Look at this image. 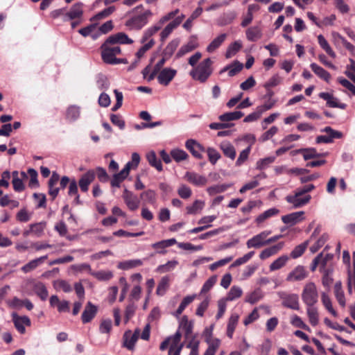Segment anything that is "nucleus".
I'll return each mask as SVG.
<instances>
[{"mask_svg":"<svg viewBox=\"0 0 355 355\" xmlns=\"http://www.w3.org/2000/svg\"><path fill=\"white\" fill-rule=\"evenodd\" d=\"M220 149L222 150L224 155L232 160L236 157V150L234 146L227 141H223L220 144Z\"/></svg>","mask_w":355,"mask_h":355,"instance_id":"obj_25","label":"nucleus"},{"mask_svg":"<svg viewBox=\"0 0 355 355\" xmlns=\"http://www.w3.org/2000/svg\"><path fill=\"white\" fill-rule=\"evenodd\" d=\"M306 314L310 324L315 327L319 322V314L315 305L306 306Z\"/></svg>","mask_w":355,"mask_h":355,"instance_id":"obj_31","label":"nucleus"},{"mask_svg":"<svg viewBox=\"0 0 355 355\" xmlns=\"http://www.w3.org/2000/svg\"><path fill=\"white\" fill-rule=\"evenodd\" d=\"M110 41H112L114 44H131L133 40L123 32H119L116 34L112 35L108 37Z\"/></svg>","mask_w":355,"mask_h":355,"instance_id":"obj_21","label":"nucleus"},{"mask_svg":"<svg viewBox=\"0 0 355 355\" xmlns=\"http://www.w3.org/2000/svg\"><path fill=\"white\" fill-rule=\"evenodd\" d=\"M279 296L282 300V304L284 307L293 310H299V296L297 294L282 292L279 293Z\"/></svg>","mask_w":355,"mask_h":355,"instance_id":"obj_6","label":"nucleus"},{"mask_svg":"<svg viewBox=\"0 0 355 355\" xmlns=\"http://www.w3.org/2000/svg\"><path fill=\"white\" fill-rule=\"evenodd\" d=\"M243 65L241 62L234 60L232 64L227 65L223 68L219 73L222 74L226 71H228V75L230 77L236 76L243 69Z\"/></svg>","mask_w":355,"mask_h":355,"instance_id":"obj_23","label":"nucleus"},{"mask_svg":"<svg viewBox=\"0 0 355 355\" xmlns=\"http://www.w3.org/2000/svg\"><path fill=\"white\" fill-rule=\"evenodd\" d=\"M349 64L347 65L345 74L355 83V61L349 58Z\"/></svg>","mask_w":355,"mask_h":355,"instance_id":"obj_64","label":"nucleus"},{"mask_svg":"<svg viewBox=\"0 0 355 355\" xmlns=\"http://www.w3.org/2000/svg\"><path fill=\"white\" fill-rule=\"evenodd\" d=\"M122 197L130 211H135L139 208L140 200L132 192L125 189Z\"/></svg>","mask_w":355,"mask_h":355,"instance_id":"obj_12","label":"nucleus"},{"mask_svg":"<svg viewBox=\"0 0 355 355\" xmlns=\"http://www.w3.org/2000/svg\"><path fill=\"white\" fill-rule=\"evenodd\" d=\"M184 178L189 182L198 187H202L207 182V180L205 176L194 172H187L185 173Z\"/></svg>","mask_w":355,"mask_h":355,"instance_id":"obj_16","label":"nucleus"},{"mask_svg":"<svg viewBox=\"0 0 355 355\" xmlns=\"http://www.w3.org/2000/svg\"><path fill=\"white\" fill-rule=\"evenodd\" d=\"M59 179V175L54 172L49 180V193L52 197L53 200L55 198L59 192V188L55 187Z\"/></svg>","mask_w":355,"mask_h":355,"instance_id":"obj_28","label":"nucleus"},{"mask_svg":"<svg viewBox=\"0 0 355 355\" xmlns=\"http://www.w3.org/2000/svg\"><path fill=\"white\" fill-rule=\"evenodd\" d=\"M146 159L149 163V164L153 167H155L157 171H162V164L157 156L154 151H150L147 153Z\"/></svg>","mask_w":355,"mask_h":355,"instance_id":"obj_42","label":"nucleus"},{"mask_svg":"<svg viewBox=\"0 0 355 355\" xmlns=\"http://www.w3.org/2000/svg\"><path fill=\"white\" fill-rule=\"evenodd\" d=\"M196 297V295H188V296H186L185 297H184L182 301L181 302L179 307L175 312L174 315L175 317H178L183 312V311L185 309V308L194 300Z\"/></svg>","mask_w":355,"mask_h":355,"instance_id":"obj_47","label":"nucleus"},{"mask_svg":"<svg viewBox=\"0 0 355 355\" xmlns=\"http://www.w3.org/2000/svg\"><path fill=\"white\" fill-rule=\"evenodd\" d=\"M318 41L320 46V47L325 51V52L331 58H334L336 57V53L333 51V49L329 46L328 42L324 38L322 35H319L318 36Z\"/></svg>","mask_w":355,"mask_h":355,"instance_id":"obj_45","label":"nucleus"},{"mask_svg":"<svg viewBox=\"0 0 355 355\" xmlns=\"http://www.w3.org/2000/svg\"><path fill=\"white\" fill-rule=\"evenodd\" d=\"M171 155L177 162L186 160L189 157V155L184 150L179 148L173 149Z\"/></svg>","mask_w":355,"mask_h":355,"instance_id":"obj_56","label":"nucleus"},{"mask_svg":"<svg viewBox=\"0 0 355 355\" xmlns=\"http://www.w3.org/2000/svg\"><path fill=\"white\" fill-rule=\"evenodd\" d=\"M321 300L324 306L327 310L331 313L334 316H337V312L334 309L330 297L325 293H322L321 295Z\"/></svg>","mask_w":355,"mask_h":355,"instance_id":"obj_57","label":"nucleus"},{"mask_svg":"<svg viewBox=\"0 0 355 355\" xmlns=\"http://www.w3.org/2000/svg\"><path fill=\"white\" fill-rule=\"evenodd\" d=\"M178 264V261L171 260V261H168L165 264L159 266L157 268L156 271L159 273L168 272L173 270L176 267V266Z\"/></svg>","mask_w":355,"mask_h":355,"instance_id":"obj_54","label":"nucleus"},{"mask_svg":"<svg viewBox=\"0 0 355 355\" xmlns=\"http://www.w3.org/2000/svg\"><path fill=\"white\" fill-rule=\"evenodd\" d=\"M177 243L175 239L162 240L161 241L152 244L151 247L157 250L159 254H165L166 251L165 248L170 247Z\"/></svg>","mask_w":355,"mask_h":355,"instance_id":"obj_26","label":"nucleus"},{"mask_svg":"<svg viewBox=\"0 0 355 355\" xmlns=\"http://www.w3.org/2000/svg\"><path fill=\"white\" fill-rule=\"evenodd\" d=\"M198 47V43L196 40V38L195 37H192L186 44L181 46L175 56L178 58H180Z\"/></svg>","mask_w":355,"mask_h":355,"instance_id":"obj_19","label":"nucleus"},{"mask_svg":"<svg viewBox=\"0 0 355 355\" xmlns=\"http://www.w3.org/2000/svg\"><path fill=\"white\" fill-rule=\"evenodd\" d=\"M312 71L320 78L325 80L327 83H329L331 79L330 73L324 69L322 67H320L315 63H312L310 65Z\"/></svg>","mask_w":355,"mask_h":355,"instance_id":"obj_33","label":"nucleus"},{"mask_svg":"<svg viewBox=\"0 0 355 355\" xmlns=\"http://www.w3.org/2000/svg\"><path fill=\"white\" fill-rule=\"evenodd\" d=\"M47 255L41 257L40 258H37L29 261L28 263L25 264L22 268L21 270L25 272H29L34 269H35L40 264H41L44 260L47 259Z\"/></svg>","mask_w":355,"mask_h":355,"instance_id":"obj_34","label":"nucleus"},{"mask_svg":"<svg viewBox=\"0 0 355 355\" xmlns=\"http://www.w3.org/2000/svg\"><path fill=\"white\" fill-rule=\"evenodd\" d=\"M196 297V295H188V296H186L185 297H184L182 301L181 302L179 307L175 312L174 315L175 317H178L183 312V311L185 309V308L194 300Z\"/></svg>","mask_w":355,"mask_h":355,"instance_id":"obj_48","label":"nucleus"},{"mask_svg":"<svg viewBox=\"0 0 355 355\" xmlns=\"http://www.w3.org/2000/svg\"><path fill=\"white\" fill-rule=\"evenodd\" d=\"M97 307L92 302H88L82 313L81 319L83 323L89 322L96 315Z\"/></svg>","mask_w":355,"mask_h":355,"instance_id":"obj_18","label":"nucleus"},{"mask_svg":"<svg viewBox=\"0 0 355 355\" xmlns=\"http://www.w3.org/2000/svg\"><path fill=\"white\" fill-rule=\"evenodd\" d=\"M205 151L207 153L209 161L212 164H215L221 157L220 154L214 148L209 147Z\"/></svg>","mask_w":355,"mask_h":355,"instance_id":"obj_63","label":"nucleus"},{"mask_svg":"<svg viewBox=\"0 0 355 355\" xmlns=\"http://www.w3.org/2000/svg\"><path fill=\"white\" fill-rule=\"evenodd\" d=\"M53 287L57 291H62L64 293H69L72 288L70 284L65 280L57 279L53 282Z\"/></svg>","mask_w":355,"mask_h":355,"instance_id":"obj_51","label":"nucleus"},{"mask_svg":"<svg viewBox=\"0 0 355 355\" xmlns=\"http://www.w3.org/2000/svg\"><path fill=\"white\" fill-rule=\"evenodd\" d=\"M271 233L270 231H263L248 240L246 245L248 248H260L267 245V237Z\"/></svg>","mask_w":355,"mask_h":355,"instance_id":"obj_8","label":"nucleus"},{"mask_svg":"<svg viewBox=\"0 0 355 355\" xmlns=\"http://www.w3.org/2000/svg\"><path fill=\"white\" fill-rule=\"evenodd\" d=\"M288 260V257L287 255L279 257L270 265V270L274 271L282 268L286 265Z\"/></svg>","mask_w":355,"mask_h":355,"instance_id":"obj_52","label":"nucleus"},{"mask_svg":"<svg viewBox=\"0 0 355 355\" xmlns=\"http://www.w3.org/2000/svg\"><path fill=\"white\" fill-rule=\"evenodd\" d=\"M286 201L293 205V208H300L306 205L311 200L310 195H306L302 197V195H298L297 191L294 195H289L286 197Z\"/></svg>","mask_w":355,"mask_h":355,"instance_id":"obj_9","label":"nucleus"},{"mask_svg":"<svg viewBox=\"0 0 355 355\" xmlns=\"http://www.w3.org/2000/svg\"><path fill=\"white\" fill-rule=\"evenodd\" d=\"M196 297V295H188V296H186L185 297H184L182 301L181 302L179 307L175 312L174 315L175 317H178L183 312V311L185 309V308L194 300Z\"/></svg>","mask_w":355,"mask_h":355,"instance_id":"obj_46","label":"nucleus"},{"mask_svg":"<svg viewBox=\"0 0 355 355\" xmlns=\"http://www.w3.org/2000/svg\"><path fill=\"white\" fill-rule=\"evenodd\" d=\"M284 245V242H280L275 245L263 250L259 255L261 259H266L272 255L276 254L280 251Z\"/></svg>","mask_w":355,"mask_h":355,"instance_id":"obj_29","label":"nucleus"},{"mask_svg":"<svg viewBox=\"0 0 355 355\" xmlns=\"http://www.w3.org/2000/svg\"><path fill=\"white\" fill-rule=\"evenodd\" d=\"M83 4L80 2L73 4L69 10H67L64 21H73L75 19L80 20L83 15Z\"/></svg>","mask_w":355,"mask_h":355,"instance_id":"obj_11","label":"nucleus"},{"mask_svg":"<svg viewBox=\"0 0 355 355\" xmlns=\"http://www.w3.org/2000/svg\"><path fill=\"white\" fill-rule=\"evenodd\" d=\"M80 116V109L75 105L70 106L67 110V119L71 121H74Z\"/></svg>","mask_w":355,"mask_h":355,"instance_id":"obj_61","label":"nucleus"},{"mask_svg":"<svg viewBox=\"0 0 355 355\" xmlns=\"http://www.w3.org/2000/svg\"><path fill=\"white\" fill-rule=\"evenodd\" d=\"M304 212L302 211L293 212L282 217V220L285 224H288L290 225H293L300 221H302L304 218L303 216Z\"/></svg>","mask_w":355,"mask_h":355,"instance_id":"obj_20","label":"nucleus"},{"mask_svg":"<svg viewBox=\"0 0 355 355\" xmlns=\"http://www.w3.org/2000/svg\"><path fill=\"white\" fill-rule=\"evenodd\" d=\"M116 10V8L114 6H110L102 11L97 13L93 17L91 18V21H97L107 17L110 15H112Z\"/></svg>","mask_w":355,"mask_h":355,"instance_id":"obj_58","label":"nucleus"},{"mask_svg":"<svg viewBox=\"0 0 355 355\" xmlns=\"http://www.w3.org/2000/svg\"><path fill=\"white\" fill-rule=\"evenodd\" d=\"M140 330L136 329L132 334L131 331H127L123 335V346L129 350H132L135 347V343L139 338Z\"/></svg>","mask_w":355,"mask_h":355,"instance_id":"obj_14","label":"nucleus"},{"mask_svg":"<svg viewBox=\"0 0 355 355\" xmlns=\"http://www.w3.org/2000/svg\"><path fill=\"white\" fill-rule=\"evenodd\" d=\"M226 38L227 34L222 33L219 35L207 46V51L209 53H213L224 42Z\"/></svg>","mask_w":355,"mask_h":355,"instance_id":"obj_36","label":"nucleus"},{"mask_svg":"<svg viewBox=\"0 0 355 355\" xmlns=\"http://www.w3.org/2000/svg\"><path fill=\"white\" fill-rule=\"evenodd\" d=\"M161 29V26H158V24H155L148 29H146L142 35V37L141 39V44H146L147 43L150 39L152 38V36L155 35L157 31H159Z\"/></svg>","mask_w":355,"mask_h":355,"instance_id":"obj_37","label":"nucleus"},{"mask_svg":"<svg viewBox=\"0 0 355 355\" xmlns=\"http://www.w3.org/2000/svg\"><path fill=\"white\" fill-rule=\"evenodd\" d=\"M204 206L205 202L203 201L196 200L191 206L187 207V212L188 214H196L203 209Z\"/></svg>","mask_w":355,"mask_h":355,"instance_id":"obj_53","label":"nucleus"},{"mask_svg":"<svg viewBox=\"0 0 355 355\" xmlns=\"http://www.w3.org/2000/svg\"><path fill=\"white\" fill-rule=\"evenodd\" d=\"M202 12V7H198L191 15V16L187 19V20L184 23L183 27L187 31H190L192 27V22L194 19L198 18Z\"/></svg>","mask_w":355,"mask_h":355,"instance_id":"obj_50","label":"nucleus"},{"mask_svg":"<svg viewBox=\"0 0 355 355\" xmlns=\"http://www.w3.org/2000/svg\"><path fill=\"white\" fill-rule=\"evenodd\" d=\"M179 328L184 331L185 338H189L192 333L193 324L188 320L187 315L182 316L180 322Z\"/></svg>","mask_w":355,"mask_h":355,"instance_id":"obj_38","label":"nucleus"},{"mask_svg":"<svg viewBox=\"0 0 355 355\" xmlns=\"http://www.w3.org/2000/svg\"><path fill=\"white\" fill-rule=\"evenodd\" d=\"M297 153L302 154L303 157L305 160L319 157L322 155V154L318 153L317 150L313 148H301L292 152L293 155H295Z\"/></svg>","mask_w":355,"mask_h":355,"instance_id":"obj_30","label":"nucleus"},{"mask_svg":"<svg viewBox=\"0 0 355 355\" xmlns=\"http://www.w3.org/2000/svg\"><path fill=\"white\" fill-rule=\"evenodd\" d=\"M242 293H243L242 289L239 286H233L230 288L227 297L224 299L226 301H232V300H234L235 299L241 297Z\"/></svg>","mask_w":355,"mask_h":355,"instance_id":"obj_59","label":"nucleus"},{"mask_svg":"<svg viewBox=\"0 0 355 355\" xmlns=\"http://www.w3.org/2000/svg\"><path fill=\"white\" fill-rule=\"evenodd\" d=\"M182 334L179 330L173 336L167 337L160 345L159 349L164 351L168 345V355H180L184 343H180Z\"/></svg>","mask_w":355,"mask_h":355,"instance_id":"obj_3","label":"nucleus"},{"mask_svg":"<svg viewBox=\"0 0 355 355\" xmlns=\"http://www.w3.org/2000/svg\"><path fill=\"white\" fill-rule=\"evenodd\" d=\"M101 49L102 60L106 64H116L121 62L120 59L116 58L117 55L121 54V48L108 38L101 45Z\"/></svg>","mask_w":355,"mask_h":355,"instance_id":"obj_2","label":"nucleus"},{"mask_svg":"<svg viewBox=\"0 0 355 355\" xmlns=\"http://www.w3.org/2000/svg\"><path fill=\"white\" fill-rule=\"evenodd\" d=\"M301 297L306 306H311L317 304L319 293L315 284L313 282H306L303 286Z\"/></svg>","mask_w":355,"mask_h":355,"instance_id":"obj_5","label":"nucleus"},{"mask_svg":"<svg viewBox=\"0 0 355 355\" xmlns=\"http://www.w3.org/2000/svg\"><path fill=\"white\" fill-rule=\"evenodd\" d=\"M131 162H128L120 173L114 174L111 181L112 187H119L120 183L123 182L129 175L131 168Z\"/></svg>","mask_w":355,"mask_h":355,"instance_id":"obj_15","label":"nucleus"},{"mask_svg":"<svg viewBox=\"0 0 355 355\" xmlns=\"http://www.w3.org/2000/svg\"><path fill=\"white\" fill-rule=\"evenodd\" d=\"M309 276V271L301 265L295 267L286 276V280L288 282H301Z\"/></svg>","mask_w":355,"mask_h":355,"instance_id":"obj_7","label":"nucleus"},{"mask_svg":"<svg viewBox=\"0 0 355 355\" xmlns=\"http://www.w3.org/2000/svg\"><path fill=\"white\" fill-rule=\"evenodd\" d=\"M46 226V222H40L30 225L31 232L37 236H40Z\"/></svg>","mask_w":355,"mask_h":355,"instance_id":"obj_62","label":"nucleus"},{"mask_svg":"<svg viewBox=\"0 0 355 355\" xmlns=\"http://www.w3.org/2000/svg\"><path fill=\"white\" fill-rule=\"evenodd\" d=\"M94 178L95 173L92 170H89L83 175L78 182L80 190L83 192H87L89 189V185L93 182Z\"/></svg>","mask_w":355,"mask_h":355,"instance_id":"obj_17","label":"nucleus"},{"mask_svg":"<svg viewBox=\"0 0 355 355\" xmlns=\"http://www.w3.org/2000/svg\"><path fill=\"white\" fill-rule=\"evenodd\" d=\"M334 134L331 137H329L328 135H320L317 137L316 138V143L320 144V143H325V144H329L333 142L334 139H340L343 137L342 132H334Z\"/></svg>","mask_w":355,"mask_h":355,"instance_id":"obj_55","label":"nucleus"},{"mask_svg":"<svg viewBox=\"0 0 355 355\" xmlns=\"http://www.w3.org/2000/svg\"><path fill=\"white\" fill-rule=\"evenodd\" d=\"M262 33L258 26L249 28L246 31V37L249 41L255 42L261 37Z\"/></svg>","mask_w":355,"mask_h":355,"instance_id":"obj_41","label":"nucleus"},{"mask_svg":"<svg viewBox=\"0 0 355 355\" xmlns=\"http://www.w3.org/2000/svg\"><path fill=\"white\" fill-rule=\"evenodd\" d=\"M334 293L336 300L339 304L344 307L345 306V298L344 292L342 289V284L340 282H337L334 285Z\"/></svg>","mask_w":355,"mask_h":355,"instance_id":"obj_43","label":"nucleus"},{"mask_svg":"<svg viewBox=\"0 0 355 355\" xmlns=\"http://www.w3.org/2000/svg\"><path fill=\"white\" fill-rule=\"evenodd\" d=\"M143 261L141 259L125 260L118 263V268L121 270H129L141 266Z\"/></svg>","mask_w":355,"mask_h":355,"instance_id":"obj_35","label":"nucleus"},{"mask_svg":"<svg viewBox=\"0 0 355 355\" xmlns=\"http://www.w3.org/2000/svg\"><path fill=\"white\" fill-rule=\"evenodd\" d=\"M212 61L210 58H206L189 73L193 79L205 83L212 73Z\"/></svg>","mask_w":355,"mask_h":355,"instance_id":"obj_4","label":"nucleus"},{"mask_svg":"<svg viewBox=\"0 0 355 355\" xmlns=\"http://www.w3.org/2000/svg\"><path fill=\"white\" fill-rule=\"evenodd\" d=\"M177 73L175 69L171 68H164L161 70L157 76V80L159 84L162 85H168L174 78Z\"/></svg>","mask_w":355,"mask_h":355,"instance_id":"obj_13","label":"nucleus"},{"mask_svg":"<svg viewBox=\"0 0 355 355\" xmlns=\"http://www.w3.org/2000/svg\"><path fill=\"white\" fill-rule=\"evenodd\" d=\"M243 113L241 111L227 112L219 116V119L223 122H227L241 119Z\"/></svg>","mask_w":355,"mask_h":355,"instance_id":"obj_44","label":"nucleus"},{"mask_svg":"<svg viewBox=\"0 0 355 355\" xmlns=\"http://www.w3.org/2000/svg\"><path fill=\"white\" fill-rule=\"evenodd\" d=\"M185 147L192 155L197 159H202L205 148L194 139H188L185 143Z\"/></svg>","mask_w":355,"mask_h":355,"instance_id":"obj_10","label":"nucleus"},{"mask_svg":"<svg viewBox=\"0 0 355 355\" xmlns=\"http://www.w3.org/2000/svg\"><path fill=\"white\" fill-rule=\"evenodd\" d=\"M12 320L15 324L16 329L21 333L25 332L24 324L29 326L31 324V320L27 316L20 317L17 313H12Z\"/></svg>","mask_w":355,"mask_h":355,"instance_id":"obj_22","label":"nucleus"},{"mask_svg":"<svg viewBox=\"0 0 355 355\" xmlns=\"http://www.w3.org/2000/svg\"><path fill=\"white\" fill-rule=\"evenodd\" d=\"M196 297V295H188V296H186L185 297H184L182 301L181 302L179 307L175 312L174 315L175 317H178L183 312V311L185 309V308L194 300Z\"/></svg>","mask_w":355,"mask_h":355,"instance_id":"obj_49","label":"nucleus"},{"mask_svg":"<svg viewBox=\"0 0 355 355\" xmlns=\"http://www.w3.org/2000/svg\"><path fill=\"white\" fill-rule=\"evenodd\" d=\"M319 96L327 101V104L330 107H339L345 109L346 105L344 103H338L337 98H334L331 94L327 92L320 93Z\"/></svg>","mask_w":355,"mask_h":355,"instance_id":"obj_27","label":"nucleus"},{"mask_svg":"<svg viewBox=\"0 0 355 355\" xmlns=\"http://www.w3.org/2000/svg\"><path fill=\"white\" fill-rule=\"evenodd\" d=\"M239 316L236 313H232L229 318L227 325V336L232 338L234 330L238 324Z\"/></svg>","mask_w":355,"mask_h":355,"instance_id":"obj_32","label":"nucleus"},{"mask_svg":"<svg viewBox=\"0 0 355 355\" xmlns=\"http://www.w3.org/2000/svg\"><path fill=\"white\" fill-rule=\"evenodd\" d=\"M143 9L144 6L139 5L129 12L130 14H137L128 19L125 23V26L130 30H141L148 24V19L153 16V12L150 10H145L142 13L138 14L139 11Z\"/></svg>","mask_w":355,"mask_h":355,"instance_id":"obj_1","label":"nucleus"},{"mask_svg":"<svg viewBox=\"0 0 355 355\" xmlns=\"http://www.w3.org/2000/svg\"><path fill=\"white\" fill-rule=\"evenodd\" d=\"M179 328L184 331L185 338H189L192 333L193 324L188 320L187 315L182 316L180 322Z\"/></svg>","mask_w":355,"mask_h":355,"instance_id":"obj_39","label":"nucleus"},{"mask_svg":"<svg viewBox=\"0 0 355 355\" xmlns=\"http://www.w3.org/2000/svg\"><path fill=\"white\" fill-rule=\"evenodd\" d=\"M32 288L35 293L43 301L48 297L49 293L45 285L41 282H32Z\"/></svg>","mask_w":355,"mask_h":355,"instance_id":"obj_24","label":"nucleus"},{"mask_svg":"<svg viewBox=\"0 0 355 355\" xmlns=\"http://www.w3.org/2000/svg\"><path fill=\"white\" fill-rule=\"evenodd\" d=\"M242 47V43L239 41H236L231 44L226 51L225 57L230 58L234 56Z\"/></svg>","mask_w":355,"mask_h":355,"instance_id":"obj_60","label":"nucleus"},{"mask_svg":"<svg viewBox=\"0 0 355 355\" xmlns=\"http://www.w3.org/2000/svg\"><path fill=\"white\" fill-rule=\"evenodd\" d=\"M92 276L98 281L107 282L113 277V272L111 270H98L92 272Z\"/></svg>","mask_w":355,"mask_h":355,"instance_id":"obj_40","label":"nucleus"}]
</instances>
